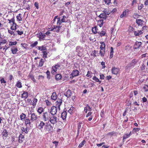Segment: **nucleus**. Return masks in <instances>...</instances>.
<instances>
[{"label":"nucleus","mask_w":148,"mask_h":148,"mask_svg":"<svg viewBox=\"0 0 148 148\" xmlns=\"http://www.w3.org/2000/svg\"><path fill=\"white\" fill-rule=\"evenodd\" d=\"M51 115L49 111L43 112L42 115V118L43 121H49Z\"/></svg>","instance_id":"obj_1"},{"label":"nucleus","mask_w":148,"mask_h":148,"mask_svg":"<svg viewBox=\"0 0 148 148\" xmlns=\"http://www.w3.org/2000/svg\"><path fill=\"white\" fill-rule=\"evenodd\" d=\"M137 62V60L135 59L132 60L130 63L128 64L125 66V69L127 70L133 68Z\"/></svg>","instance_id":"obj_2"},{"label":"nucleus","mask_w":148,"mask_h":148,"mask_svg":"<svg viewBox=\"0 0 148 148\" xmlns=\"http://www.w3.org/2000/svg\"><path fill=\"white\" fill-rule=\"evenodd\" d=\"M44 130L47 133H51L53 131V127L50 123L47 124L45 125Z\"/></svg>","instance_id":"obj_3"},{"label":"nucleus","mask_w":148,"mask_h":148,"mask_svg":"<svg viewBox=\"0 0 148 148\" xmlns=\"http://www.w3.org/2000/svg\"><path fill=\"white\" fill-rule=\"evenodd\" d=\"M58 119L55 115H51L49 120V121L50 123L52 125L56 124L58 122Z\"/></svg>","instance_id":"obj_4"},{"label":"nucleus","mask_w":148,"mask_h":148,"mask_svg":"<svg viewBox=\"0 0 148 148\" xmlns=\"http://www.w3.org/2000/svg\"><path fill=\"white\" fill-rule=\"evenodd\" d=\"M60 67V65L59 64H56L52 67L51 72L52 74L54 75L56 73L58 69Z\"/></svg>","instance_id":"obj_5"},{"label":"nucleus","mask_w":148,"mask_h":148,"mask_svg":"<svg viewBox=\"0 0 148 148\" xmlns=\"http://www.w3.org/2000/svg\"><path fill=\"white\" fill-rule=\"evenodd\" d=\"M30 114L31 120L32 122L36 121L38 119V116L36 113H31Z\"/></svg>","instance_id":"obj_6"},{"label":"nucleus","mask_w":148,"mask_h":148,"mask_svg":"<svg viewBox=\"0 0 148 148\" xmlns=\"http://www.w3.org/2000/svg\"><path fill=\"white\" fill-rule=\"evenodd\" d=\"M0 39V51L3 49V45L5 44H7V40L5 38L1 37Z\"/></svg>","instance_id":"obj_7"},{"label":"nucleus","mask_w":148,"mask_h":148,"mask_svg":"<svg viewBox=\"0 0 148 148\" xmlns=\"http://www.w3.org/2000/svg\"><path fill=\"white\" fill-rule=\"evenodd\" d=\"M44 126H45V123L43 121H40L39 123L38 122V124H36V127L40 130H42Z\"/></svg>","instance_id":"obj_8"},{"label":"nucleus","mask_w":148,"mask_h":148,"mask_svg":"<svg viewBox=\"0 0 148 148\" xmlns=\"http://www.w3.org/2000/svg\"><path fill=\"white\" fill-rule=\"evenodd\" d=\"M58 109L56 107L53 106L51 107L49 112L51 115H55L57 112Z\"/></svg>","instance_id":"obj_9"},{"label":"nucleus","mask_w":148,"mask_h":148,"mask_svg":"<svg viewBox=\"0 0 148 148\" xmlns=\"http://www.w3.org/2000/svg\"><path fill=\"white\" fill-rule=\"evenodd\" d=\"M66 17L64 15L62 16V18L61 20L60 17L58 18H57V25H60L61 23L62 22H66L65 18Z\"/></svg>","instance_id":"obj_10"},{"label":"nucleus","mask_w":148,"mask_h":148,"mask_svg":"<svg viewBox=\"0 0 148 148\" xmlns=\"http://www.w3.org/2000/svg\"><path fill=\"white\" fill-rule=\"evenodd\" d=\"M62 27V26L59 25H57V26L55 25L53 27H52L51 29V30L54 31L57 33H59L60 32V29Z\"/></svg>","instance_id":"obj_11"},{"label":"nucleus","mask_w":148,"mask_h":148,"mask_svg":"<svg viewBox=\"0 0 148 148\" xmlns=\"http://www.w3.org/2000/svg\"><path fill=\"white\" fill-rule=\"evenodd\" d=\"M62 103V100L61 99H58L56 102V106L57 108L59 110H60V106Z\"/></svg>","instance_id":"obj_12"},{"label":"nucleus","mask_w":148,"mask_h":148,"mask_svg":"<svg viewBox=\"0 0 148 148\" xmlns=\"http://www.w3.org/2000/svg\"><path fill=\"white\" fill-rule=\"evenodd\" d=\"M79 71L75 69L73 70L71 74V78L73 79L74 77L79 76Z\"/></svg>","instance_id":"obj_13"},{"label":"nucleus","mask_w":148,"mask_h":148,"mask_svg":"<svg viewBox=\"0 0 148 148\" xmlns=\"http://www.w3.org/2000/svg\"><path fill=\"white\" fill-rule=\"evenodd\" d=\"M144 27L145 26L143 27L142 28L143 29L142 30H138L136 31H134V35L136 36H139L140 35L142 34L143 33V30L144 29Z\"/></svg>","instance_id":"obj_14"},{"label":"nucleus","mask_w":148,"mask_h":148,"mask_svg":"<svg viewBox=\"0 0 148 148\" xmlns=\"http://www.w3.org/2000/svg\"><path fill=\"white\" fill-rule=\"evenodd\" d=\"M38 50L40 51L44 52V51H47V50L46 46L45 45H42V46L38 47Z\"/></svg>","instance_id":"obj_15"},{"label":"nucleus","mask_w":148,"mask_h":148,"mask_svg":"<svg viewBox=\"0 0 148 148\" xmlns=\"http://www.w3.org/2000/svg\"><path fill=\"white\" fill-rule=\"evenodd\" d=\"M142 44V43L141 42L136 41L135 43V44L134 46V49H137L139 48Z\"/></svg>","instance_id":"obj_16"},{"label":"nucleus","mask_w":148,"mask_h":148,"mask_svg":"<svg viewBox=\"0 0 148 148\" xmlns=\"http://www.w3.org/2000/svg\"><path fill=\"white\" fill-rule=\"evenodd\" d=\"M32 122L30 119H26L25 121V124L27 127L30 126Z\"/></svg>","instance_id":"obj_17"},{"label":"nucleus","mask_w":148,"mask_h":148,"mask_svg":"<svg viewBox=\"0 0 148 148\" xmlns=\"http://www.w3.org/2000/svg\"><path fill=\"white\" fill-rule=\"evenodd\" d=\"M23 94H21V97L25 99L28 96V94L27 92L25 91H23Z\"/></svg>","instance_id":"obj_18"},{"label":"nucleus","mask_w":148,"mask_h":148,"mask_svg":"<svg viewBox=\"0 0 148 148\" xmlns=\"http://www.w3.org/2000/svg\"><path fill=\"white\" fill-rule=\"evenodd\" d=\"M91 31L92 33L94 34L98 33V32H99L97 26L92 27L91 29Z\"/></svg>","instance_id":"obj_19"},{"label":"nucleus","mask_w":148,"mask_h":148,"mask_svg":"<svg viewBox=\"0 0 148 148\" xmlns=\"http://www.w3.org/2000/svg\"><path fill=\"white\" fill-rule=\"evenodd\" d=\"M11 51L13 54H15L18 51V49L16 46L12 47L11 49Z\"/></svg>","instance_id":"obj_20"},{"label":"nucleus","mask_w":148,"mask_h":148,"mask_svg":"<svg viewBox=\"0 0 148 148\" xmlns=\"http://www.w3.org/2000/svg\"><path fill=\"white\" fill-rule=\"evenodd\" d=\"M119 71V69L115 67H113L112 69V73L114 75H116L118 74Z\"/></svg>","instance_id":"obj_21"},{"label":"nucleus","mask_w":148,"mask_h":148,"mask_svg":"<svg viewBox=\"0 0 148 148\" xmlns=\"http://www.w3.org/2000/svg\"><path fill=\"white\" fill-rule=\"evenodd\" d=\"M67 117V112L66 111H64L61 113V118L64 120H66Z\"/></svg>","instance_id":"obj_22"},{"label":"nucleus","mask_w":148,"mask_h":148,"mask_svg":"<svg viewBox=\"0 0 148 148\" xmlns=\"http://www.w3.org/2000/svg\"><path fill=\"white\" fill-rule=\"evenodd\" d=\"M48 52H47V50L44 51L42 53V58L45 59V60H46V59L48 58Z\"/></svg>","instance_id":"obj_23"},{"label":"nucleus","mask_w":148,"mask_h":148,"mask_svg":"<svg viewBox=\"0 0 148 148\" xmlns=\"http://www.w3.org/2000/svg\"><path fill=\"white\" fill-rule=\"evenodd\" d=\"M136 22L138 26H142L143 25V22H144L143 20L140 19H137Z\"/></svg>","instance_id":"obj_24"},{"label":"nucleus","mask_w":148,"mask_h":148,"mask_svg":"<svg viewBox=\"0 0 148 148\" xmlns=\"http://www.w3.org/2000/svg\"><path fill=\"white\" fill-rule=\"evenodd\" d=\"M130 11L128 9L125 10L121 15L120 17L121 18H123L124 16H126V15L127 14H128Z\"/></svg>","instance_id":"obj_25"},{"label":"nucleus","mask_w":148,"mask_h":148,"mask_svg":"<svg viewBox=\"0 0 148 148\" xmlns=\"http://www.w3.org/2000/svg\"><path fill=\"white\" fill-rule=\"evenodd\" d=\"M8 132L7 130L6 129H4L3 131L2 134V136L5 137H7L8 136Z\"/></svg>","instance_id":"obj_26"},{"label":"nucleus","mask_w":148,"mask_h":148,"mask_svg":"<svg viewBox=\"0 0 148 148\" xmlns=\"http://www.w3.org/2000/svg\"><path fill=\"white\" fill-rule=\"evenodd\" d=\"M46 60H45V59L43 58H41L40 60L38 67H42L44 65V64Z\"/></svg>","instance_id":"obj_27"},{"label":"nucleus","mask_w":148,"mask_h":148,"mask_svg":"<svg viewBox=\"0 0 148 148\" xmlns=\"http://www.w3.org/2000/svg\"><path fill=\"white\" fill-rule=\"evenodd\" d=\"M99 34L101 37L105 36L106 34V31L105 29H103L101 32H98Z\"/></svg>","instance_id":"obj_28"},{"label":"nucleus","mask_w":148,"mask_h":148,"mask_svg":"<svg viewBox=\"0 0 148 148\" xmlns=\"http://www.w3.org/2000/svg\"><path fill=\"white\" fill-rule=\"evenodd\" d=\"M28 77L29 78L31 79L34 83H35L36 82V80L35 79L34 76L32 73H29L28 75Z\"/></svg>","instance_id":"obj_29"},{"label":"nucleus","mask_w":148,"mask_h":148,"mask_svg":"<svg viewBox=\"0 0 148 148\" xmlns=\"http://www.w3.org/2000/svg\"><path fill=\"white\" fill-rule=\"evenodd\" d=\"M99 17L100 18H102V19L106 20L107 19L108 17V16L106 15L104 13H102L100 14Z\"/></svg>","instance_id":"obj_30"},{"label":"nucleus","mask_w":148,"mask_h":148,"mask_svg":"<svg viewBox=\"0 0 148 148\" xmlns=\"http://www.w3.org/2000/svg\"><path fill=\"white\" fill-rule=\"evenodd\" d=\"M38 101V100L37 98L34 99L32 103V105L33 108H34L36 107Z\"/></svg>","instance_id":"obj_31"},{"label":"nucleus","mask_w":148,"mask_h":148,"mask_svg":"<svg viewBox=\"0 0 148 148\" xmlns=\"http://www.w3.org/2000/svg\"><path fill=\"white\" fill-rule=\"evenodd\" d=\"M24 139V136L22 134H20L19 136L18 137V142L21 143L23 142Z\"/></svg>","instance_id":"obj_32"},{"label":"nucleus","mask_w":148,"mask_h":148,"mask_svg":"<svg viewBox=\"0 0 148 148\" xmlns=\"http://www.w3.org/2000/svg\"><path fill=\"white\" fill-rule=\"evenodd\" d=\"M44 110L43 108L40 107H38L37 108V112L39 114H40L44 112Z\"/></svg>","instance_id":"obj_33"},{"label":"nucleus","mask_w":148,"mask_h":148,"mask_svg":"<svg viewBox=\"0 0 148 148\" xmlns=\"http://www.w3.org/2000/svg\"><path fill=\"white\" fill-rule=\"evenodd\" d=\"M132 134L131 131L129 134L126 133L124 134L123 137V140L126 139V138L130 137Z\"/></svg>","instance_id":"obj_34"},{"label":"nucleus","mask_w":148,"mask_h":148,"mask_svg":"<svg viewBox=\"0 0 148 148\" xmlns=\"http://www.w3.org/2000/svg\"><path fill=\"white\" fill-rule=\"evenodd\" d=\"M8 33L10 34L11 36H13L12 37H15L16 35V34L14 33V31L10 29H8Z\"/></svg>","instance_id":"obj_35"},{"label":"nucleus","mask_w":148,"mask_h":148,"mask_svg":"<svg viewBox=\"0 0 148 148\" xmlns=\"http://www.w3.org/2000/svg\"><path fill=\"white\" fill-rule=\"evenodd\" d=\"M75 108L73 106L71 107L68 110L69 113L71 114H73L75 111Z\"/></svg>","instance_id":"obj_36"},{"label":"nucleus","mask_w":148,"mask_h":148,"mask_svg":"<svg viewBox=\"0 0 148 148\" xmlns=\"http://www.w3.org/2000/svg\"><path fill=\"white\" fill-rule=\"evenodd\" d=\"M57 96L55 92H53L51 96V99L55 100L57 99Z\"/></svg>","instance_id":"obj_37"},{"label":"nucleus","mask_w":148,"mask_h":148,"mask_svg":"<svg viewBox=\"0 0 148 148\" xmlns=\"http://www.w3.org/2000/svg\"><path fill=\"white\" fill-rule=\"evenodd\" d=\"M71 95V90H69L67 91L65 93H64V95L66 97L68 98L70 97Z\"/></svg>","instance_id":"obj_38"},{"label":"nucleus","mask_w":148,"mask_h":148,"mask_svg":"<svg viewBox=\"0 0 148 148\" xmlns=\"http://www.w3.org/2000/svg\"><path fill=\"white\" fill-rule=\"evenodd\" d=\"M46 35L43 34L41 32L39 33V36L38 37L39 38L41 39L42 40H44V38L45 37Z\"/></svg>","instance_id":"obj_39"},{"label":"nucleus","mask_w":148,"mask_h":148,"mask_svg":"<svg viewBox=\"0 0 148 148\" xmlns=\"http://www.w3.org/2000/svg\"><path fill=\"white\" fill-rule=\"evenodd\" d=\"M62 75L60 73H58L56 75V81H59L62 79Z\"/></svg>","instance_id":"obj_40"},{"label":"nucleus","mask_w":148,"mask_h":148,"mask_svg":"<svg viewBox=\"0 0 148 148\" xmlns=\"http://www.w3.org/2000/svg\"><path fill=\"white\" fill-rule=\"evenodd\" d=\"M21 130L23 132H24L26 134H27L28 132V129L27 127L25 128L24 127H21Z\"/></svg>","instance_id":"obj_41"},{"label":"nucleus","mask_w":148,"mask_h":148,"mask_svg":"<svg viewBox=\"0 0 148 148\" xmlns=\"http://www.w3.org/2000/svg\"><path fill=\"white\" fill-rule=\"evenodd\" d=\"M99 53L101 57L104 56L105 53V49H100Z\"/></svg>","instance_id":"obj_42"},{"label":"nucleus","mask_w":148,"mask_h":148,"mask_svg":"<svg viewBox=\"0 0 148 148\" xmlns=\"http://www.w3.org/2000/svg\"><path fill=\"white\" fill-rule=\"evenodd\" d=\"M20 119L21 120H25L26 118V115L24 113H22L20 114Z\"/></svg>","instance_id":"obj_43"},{"label":"nucleus","mask_w":148,"mask_h":148,"mask_svg":"<svg viewBox=\"0 0 148 148\" xmlns=\"http://www.w3.org/2000/svg\"><path fill=\"white\" fill-rule=\"evenodd\" d=\"M17 43V42L16 41L14 42L10 41L9 42V46H12L13 45H16Z\"/></svg>","instance_id":"obj_44"},{"label":"nucleus","mask_w":148,"mask_h":148,"mask_svg":"<svg viewBox=\"0 0 148 148\" xmlns=\"http://www.w3.org/2000/svg\"><path fill=\"white\" fill-rule=\"evenodd\" d=\"M103 20H100L98 21L97 22V25H98L100 27H102L103 23Z\"/></svg>","instance_id":"obj_45"},{"label":"nucleus","mask_w":148,"mask_h":148,"mask_svg":"<svg viewBox=\"0 0 148 148\" xmlns=\"http://www.w3.org/2000/svg\"><path fill=\"white\" fill-rule=\"evenodd\" d=\"M103 12H104L105 14L107 16V15H109L110 14V11L107 8H105L104 9Z\"/></svg>","instance_id":"obj_46"},{"label":"nucleus","mask_w":148,"mask_h":148,"mask_svg":"<svg viewBox=\"0 0 148 148\" xmlns=\"http://www.w3.org/2000/svg\"><path fill=\"white\" fill-rule=\"evenodd\" d=\"M132 49V47L130 46L129 45H127V46H125V49L126 51H129Z\"/></svg>","instance_id":"obj_47"},{"label":"nucleus","mask_w":148,"mask_h":148,"mask_svg":"<svg viewBox=\"0 0 148 148\" xmlns=\"http://www.w3.org/2000/svg\"><path fill=\"white\" fill-rule=\"evenodd\" d=\"M15 86L16 87L19 88H21L22 87L21 82L19 81H17Z\"/></svg>","instance_id":"obj_48"},{"label":"nucleus","mask_w":148,"mask_h":148,"mask_svg":"<svg viewBox=\"0 0 148 148\" xmlns=\"http://www.w3.org/2000/svg\"><path fill=\"white\" fill-rule=\"evenodd\" d=\"M101 45L100 47V49H105L106 45L104 42L102 41L100 42Z\"/></svg>","instance_id":"obj_49"},{"label":"nucleus","mask_w":148,"mask_h":148,"mask_svg":"<svg viewBox=\"0 0 148 148\" xmlns=\"http://www.w3.org/2000/svg\"><path fill=\"white\" fill-rule=\"evenodd\" d=\"M46 74L47 78L48 79H49L51 78V74L49 71L47 70L46 72Z\"/></svg>","instance_id":"obj_50"},{"label":"nucleus","mask_w":148,"mask_h":148,"mask_svg":"<svg viewBox=\"0 0 148 148\" xmlns=\"http://www.w3.org/2000/svg\"><path fill=\"white\" fill-rule=\"evenodd\" d=\"M92 79L95 81L96 82H99V84H100L101 82V81H100L99 79L96 76H94L92 77Z\"/></svg>","instance_id":"obj_51"},{"label":"nucleus","mask_w":148,"mask_h":148,"mask_svg":"<svg viewBox=\"0 0 148 148\" xmlns=\"http://www.w3.org/2000/svg\"><path fill=\"white\" fill-rule=\"evenodd\" d=\"M21 45L22 47L23 48H24L25 49H27L28 45L26 43H21Z\"/></svg>","instance_id":"obj_52"},{"label":"nucleus","mask_w":148,"mask_h":148,"mask_svg":"<svg viewBox=\"0 0 148 148\" xmlns=\"http://www.w3.org/2000/svg\"><path fill=\"white\" fill-rule=\"evenodd\" d=\"M21 14H20L16 16V18L18 21H21L22 20V18L21 17Z\"/></svg>","instance_id":"obj_53"},{"label":"nucleus","mask_w":148,"mask_h":148,"mask_svg":"<svg viewBox=\"0 0 148 148\" xmlns=\"http://www.w3.org/2000/svg\"><path fill=\"white\" fill-rule=\"evenodd\" d=\"M86 143V141L85 140H83L79 145V148H82Z\"/></svg>","instance_id":"obj_54"},{"label":"nucleus","mask_w":148,"mask_h":148,"mask_svg":"<svg viewBox=\"0 0 148 148\" xmlns=\"http://www.w3.org/2000/svg\"><path fill=\"white\" fill-rule=\"evenodd\" d=\"M92 73L91 71H88L87 72V73L86 74V76L87 77H89L91 78V77L92 76Z\"/></svg>","instance_id":"obj_55"},{"label":"nucleus","mask_w":148,"mask_h":148,"mask_svg":"<svg viewBox=\"0 0 148 148\" xmlns=\"http://www.w3.org/2000/svg\"><path fill=\"white\" fill-rule=\"evenodd\" d=\"M0 81L1 84H4L5 85H6V82L3 77L1 78V79L0 80Z\"/></svg>","instance_id":"obj_56"},{"label":"nucleus","mask_w":148,"mask_h":148,"mask_svg":"<svg viewBox=\"0 0 148 148\" xmlns=\"http://www.w3.org/2000/svg\"><path fill=\"white\" fill-rule=\"evenodd\" d=\"M9 48V47H8L7 45H5L4 46H3V50L5 52L7 49Z\"/></svg>","instance_id":"obj_57"},{"label":"nucleus","mask_w":148,"mask_h":148,"mask_svg":"<svg viewBox=\"0 0 148 148\" xmlns=\"http://www.w3.org/2000/svg\"><path fill=\"white\" fill-rule=\"evenodd\" d=\"M45 101L47 106H50L51 105V103L48 100H46Z\"/></svg>","instance_id":"obj_58"},{"label":"nucleus","mask_w":148,"mask_h":148,"mask_svg":"<svg viewBox=\"0 0 148 148\" xmlns=\"http://www.w3.org/2000/svg\"><path fill=\"white\" fill-rule=\"evenodd\" d=\"M38 44V41H36L33 44L31 45V46L32 47H34L37 45Z\"/></svg>","instance_id":"obj_59"},{"label":"nucleus","mask_w":148,"mask_h":148,"mask_svg":"<svg viewBox=\"0 0 148 148\" xmlns=\"http://www.w3.org/2000/svg\"><path fill=\"white\" fill-rule=\"evenodd\" d=\"M134 29L133 27H132L131 26H130L128 28V31L129 33H131L132 32L134 31Z\"/></svg>","instance_id":"obj_60"},{"label":"nucleus","mask_w":148,"mask_h":148,"mask_svg":"<svg viewBox=\"0 0 148 148\" xmlns=\"http://www.w3.org/2000/svg\"><path fill=\"white\" fill-rule=\"evenodd\" d=\"M9 21L8 23L10 24H11V23H12L15 21V19H14V17L12 18L10 20H8Z\"/></svg>","instance_id":"obj_61"},{"label":"nucleus","mask_w":148,"mask_h":148,"mask_svg":"<svg viewBox=\"0 0 148 148\" xmlns=\"http://www.w3.org/2000/svg\"><path fill=\"white\" fill-rule=\"evenodd\" d=\"M144 7V5L143 4H140L138 5V9L139 10H141Z\"/></svg>","instance_id":"obj_62"},{"label":"nucleus","mask_w":148,"mask_h":148,"mask_svg":"<svg viewBox=\"0 0 148 148\" xmlns=\"http://www.w3.org/2000/svg\"><path fill=\"white\" fill-rule=\"evenodd\" d=\"M105 3L108 5L111 3V0H104Z\"/></svg>","instance_id":"obj_63"},{"label":"nucleus","mask_w":148,"mask_h":148,"mask_svg":"<svg viewBox=\"0 0 148 148\" xmlns=\"http://www.w3.org/2000/svg\"><path fill=\"white\" fill-rule=\"evenodd\" d=\"M143 89L145 91H147L148 90V85H145L143 87Z\"/></svg>","instance_id":"obj_64"}]
</instances>
